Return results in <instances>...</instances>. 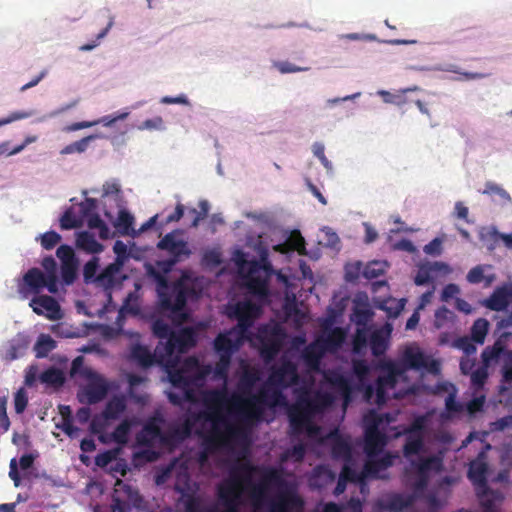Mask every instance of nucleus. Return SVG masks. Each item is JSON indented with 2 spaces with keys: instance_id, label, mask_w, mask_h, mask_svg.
Wrapping results in <instances>:
<instances>
[{
  "instance_id": "1",
  "label": "nucleus",
  "mask_w": 512,
  "mask_h": 512,
  "mask_svg": "<svg viewBox=\"0 0 512 512\" xmlns=\"http://www.w3.org/2000/svg\"><path fill=\"white\" fill-rule=\"evenodd\" d=\"M202 402L207 410L198 413L194 420L211 423V431L204 437V445L209 451L246 439L250 429L263 421L267 407L287 405L283 391L266 386L257 394L232 393L230 396L226 386L205 390Z\"/></svg>"
},
{
  "instance_id": "2",
  "label": "nucleus",
  "mask_w": 512,
  "mask_h": 512,
  "mask_svg": "<svg viewBox=\"0 0 512 512\" xmlns=\"http://www.w3.org/2000/svg\"><path fill=\"white\" fill-rule=\"evenodd\" d=\"M279 482H281V473L275 468H260L249 460L235 462L229 468L228 477L216 488L218 501L224 508L222 512H239L246 493L253 507L257 510L262 509L267 484Z\"/></svg>"
},
{
  "instance_id": "3",
  "label": "nucleus",
  "mask_w": 512,
  "mask_h": 512,
  "mask_svg": "<svg viewBox=\"0 0 512 512\" xmlns=\"http://www.w3.org/2000/svg\"><path fill=\"white\" fill-rule=\"evenodd\" d=\"M151 274L157 283V294L159 306L163 313H166L174 323L181 324L187 319L184 311L187 302L189 289L183 279L169 284L167 277L155 270H151Z\"/></svg>"
},
{
  "instance_id": "4",
  "label": "nucleus",
  "mask_w": 512,
  "mask_h": 512,
  "mask_svg": "<svg viewBox=\"0 0 512 512\" xmlns=\"http://www.w3.org/2000/svg\"><path fill=\"white\" fill-rule=\"evenodd\" d=\"M199 366V360L195 356L187 357L180 365L167 366L168 378L173 387L180 392L168 393L170 403L181 406L185 402L195 403L196 390L193 388V374Z\"/></svg>"
},
{
  "instance_id": "5",
  "label": "nucleus",
  "mask_w": 512,
  "mask_h": 512,
  "mask_svg": "<svg viewBox=\"0 0 512 512\" xmlns=\"http://www.w3.org/2000/svg\"><path fill=\"white\" fill-rule=\"evenodd\" d=\"M236 263L245 279L248 292L260 299L267 298L269 296L268 283L273 273L270 262L264 257L261 261H247L244 254L239 253Z\"/></svg>"
},
{
  "instance_id": "6",
  "label": "nucleus",
  "mask_w": 512,
  "mask_h": 512,
  "mask_svg": "<svg viewBox=\"0 0 512 512\" xmlns=\"http://www.w3.org/2000/svg\"><path fill=\"white\" fill-rule=\"evenodd\" d=\"M305 502L297 489L281 477L279 483H268L264 507L271 512H301Z\"/></svg>"
},
{
  "instance_id": "7",
  "label": "nucleus",
  "mask_w": 512,
  "mask_h": 512,
  "mask_svg": "<svg viewBox=\"0 0 512 512\" xmlns=\"http://www.w3.org/2000/svg\"><path fill=\"white\" fill-rule=\"evenodd\" d=\"M488 464L485 461V455L481 452L478 457L469 464L468 479L475 487L476 494L479 498L483 512H485L484 501L491 502V506L495 508L500 506L504 500L503 494L498 490H491L487 484Z\"/></svg>"
},
{
  "instance_id": "8",
  "label": "nucleus",
  "mask_w": 512,
  "mask_h": 512,
  "mask_svg": "<svg viewBox=\"0 0 512 512\" xmlns=\"http://www.w3.org/2000/svg\"><path fill=\"white\" fill-rule=\"evenodd\" d=\"M364 420L366 422L364 431V452L367 457L378 456L388 443L387 435L379 429L383 418L381 415L371 412Z\"/></svg>"
},
{
  "instance_id": "9",
  "label": "nucleus",
  "mask_w": 512,
  "mask_h": 512,
  "mask_svg": "<svg viewBox=\"0 0 512 512\" xmlns=\"http://www.w3.org/2000/svg\"><path fill=\"white\" fill-rule=\"evenodd\" d=\"M227 315L229 318L237 320L232 332L246 336L255 320L261 315V307L250 300L238 301L234 305L228 306Z\"/></svg>"
},
{
  "instance_id": "10",
  "label": "nucleus",
  "mask_w": 512,
  "mask_h": 512,
  "mask_svg": "<svg viewBox=\"0 0 512 512\" xmlns=\"http://www.w3.org/2000/svg\"><path fill=\"white\" fill-rule=\"evenodd\" d=\"M300 377L297 365L291 360L283 357L278 366L271 368V373L265 385L270 389H283L299 384Z\"/></svg>"
},
{
  "instance_id": "11",
  "label": "nucleus",
  "mask_w": 512,
  "mask_h": 512,
  "mask_svg": "<svg viewBox=\"0 0 512 512\" xmlns=\"http://www.w3.org/2000/svg\"><path fill=\"white\" fill-rule=\"evenodd\" d=\"M85 380L88 383L78 393L81 403L96 404L101 402L108 395L110 383L96 371H85Z\"/></svg>"
},
{
  "instance_id": "12",
  "label": "nucleus",
  "mask_w": 512,
  "mask_h": 512,
  "mask_svg": "<svg viewBox=\"0 0 512 512\" xmlns=\"http://www.w3.org/2000/svg\"><path fill=\"white\" fill-rule=\"evenodd\" d=\"M299 403L300 398L297 395L296 402L287 409L291 435H301L304 431L309 435L316 434L319 428L311 422V417L314 415L305 408L304 404Z\"/></svg>"
},
{
  "instance_id": "13",
  "label": "nucleus",
  "mask_w": 512,
  "mask_h": 512,
  "mask_svg": "<svg viewBox=\"0 0 512 512\" xmlns=\"http://www.w3.org/2000/svg\"><path fill=\"white\" fill-rule=\"evenodd\" d=\"M285 338L286 332L279 325L273 326L261 335L260 355L266 363L272 361L278 355Z\"/></svg>"
},
{
  "instance_id": "14",
  "label": "nucleus",
  "mask_w": 512,
  "mask_h": 512,
  "mask_svg": "<svg viewBox=\"0 0 512 512\" xmlns=\"http://www.w3.org/2000/svg\"><path fill=\"white\" fill-rule=\"evenodd\" d=\"M295 392L300 398L299 404H304L305 408L310 410L313 415L322 413L334 402V397L331 393L322 391L311 392L306 386L296 389Z\"/></svg>"
},
{
  "instance_id": "15",
  "label": "nucleus",
  "mask_w": 512,
  "mask_h": 512,
  "mask_svg": "<svg viewBox=\"0 0 512 512\" xmlns=\"http://www.w3.org/2000/svg\"><path fill=\"white\" fill-rule=\"evenodd\" d=\"M160 250L167 251L172 258L166 262L165 271H169L170 268L177 262L181 261L183 257H189L191 254L188 248L187 242L183 239H176L175 233H167L157 244Z\"/></svg>"
},
{
  "instance_id": "16",
  "label": "nucleus",
  "mask_w": 512,
  "mask_h": 512,
  "mask_svg": "<svg viewBox=\"0 0 512 512\" xmlns=\"http://www.w3.org/2000/svg\"><path fill=\"white\" fill-rule=\"evenodd\" d=\"M196 333L192 328H184L179 332H173L164 345L167 356L175 352L185 353L196 345Z\"/></svg>"
},
{
  "instance_id": "17",
  "label": "nucleus",
  "mask_w": 512,
  "mask_h": 512,
  "mask_svg": "<svg viewBox=\"0 0 512 512\" xmlns=\"http://www.w3.org/2000/svg\"><path fill=\"white\" fill-rule=\"evenodd\" d=\"M396 458L397 455L391 452H386L379 458L378 456L367 457L363 466V476L372 479H385L386 476L381 474V472L391 467Z\"/></svg>"
},
{
  "instance_id": "18",
  "label": "nucleus",
  "mask_w": 512,
  "mask_h": 512,
  "mask_svg": "<svg viewBox=\"0 0 512 512\" xmlns=\"http://www.w3.org/2000/svg\"><path fill=\"white\" fill-rule=\"evenodd\" d=\"M246 336L232 332V329L226 333H220L214 340V349L219 356L232 357L233 353L239 349Z\"/></svg>"
},
{
  "instance_id": "19",
  "label": "nucleus",
  "mask_w": 512,
  "mask_h": 512,
  "mask_svg": "<svg viewBox=\"0 0 512 512\" xmlns=\"http://www.w3.org/2000/svg\"><path fill=\"white\" fill-rule=\"evenodd\" d=\"M45 288V274L39 268L29 269L18 284V291L27 297L30 294H38Z\"/></svg>"
},
{
  "instance_id": "20",
  "label": "nucleus",
  "mask_w": 512,
  "mask_h": 512,
  "mask_svg": "<svg viewBox=\"0 0 512 512\" xmlns=\"http://www.w3.org/2000/svg\"><path fill=\"white\" fill-rule=\"evenodd\" d=\"M416 501V495L391 493L378 502V507L389 512H401L411 507Z\"/></svg>"
},
{
  "instance_id": "21",
  "label": "nucleus",
  "mask_w": 512,
  "mask_h": 512,
  "mask_svg": "<svg viewBox=\"0 0 512 512\" xmlns=\"http://www.w3.org/2000/svg\"><path fill=\"white\" fill-rule=\"evenodd\" d=\"M30 306L33 308V311L38 315H43V310H45L47 312L46 316L49 319L57 320L61 318L60 305L51 296H36L31 300Z\"/></svg>"
},
{
  "instance_id": "22",
  "label": "nucleus",
  "mask_w": 512,
  "mask_h": 512,
  "mask_svg": "<svg viewBox=\"0 0 512 512\" xmlns=\"http://www.w3.org/2000/svg\"><path fill=\"white\" fill-rule=\"evenodd\" d=\"M125 276L122 275V268L119 263L109 264L95 279L98 286L109 290L121 285Z\"/></svg>"
},
{
  "instance_id": "23",
  "label": "nucleus",
  "mask_w": 512,
  "mask_h": 512,
  "mask_svg": "<svg viewBox=\"0 0 512 512\" xmlns=\"http://www.w3.org/2000/svg\"><path fill=\"white\" fill-rule=\"evenodd\" d=\"M379 367L383 373L379 375L376 382L388 389H394L398 377L404 373V368L392 361H383Z\"/></svg>"
},
{
  "instance_id": "24",
  "label": "nucleus",
  "mask_w": 512,
  "mask_h": 512,
  "mask_svg": "<svg viewBox=\"0 0 512 512\" xmlns=\"http://www.w3.org/2000/svg\"><path fill=\"white\" fill-rule=\"evenodd\" d=\"M157 439L163 443L168 442L167 436L162 434L159 425L153 421L147 422L136 435V442L140 446L151 447Z\"/></svg>"
},
{
  "instance_id": "25",
  "label": "nucleus",
  "mask_w": 512,
  "mask_h": 512,
  "mask_svg": "<svg viewBox=\"0 0 512 512\" xmlns=\"http://www.w3.org/2000/svg\"><path fill=\"white\" fill-rule=\"evenodd\" d=\"M511 297L512 290L504 285L497 287L484 304L490 310L503 311L508 307Z\"/></svg>"
},
{
  "instance_id": "26",
  "label": "nucleus",
  "mask_w": 512,
  "mask_h": 512,
  "mask_svg": "<svg viewBox=\"0 0 512 512\" xmlns=\"http://www.w3.org/2000/svg\"><path fill=\"white\" fill-rule=\"evenodd\" d=\"M325 380L341 394L345 404L350 401L351 398V385L349 380L339 372L328 371L324 374Z\"/></svg>"
},
{
  "instance_id": "27",
  "label": "nucleus",
  "mask_w": 512,
  "mask_h": 512,
  "mask_svg": "<svg viewBox=\"0 0 512 512\" xmlns=\"http://www.w3.org/2000/svg\"><path fill=\"white\" fill-rule=\"evenodd\" d=\"M336 478L335 473L326 465H317L311 473L309 484L316 489H323Z\"/></svg>"
},
{
  "instance_id": "28",
  "label": "nucleus",
  "mask_w": 512,
  "mask_h": 512,
  "mask_svg": "<svg viewBox=\"0 0 512 512\" xmlns=\"http://www.w3.org/2000/svg\"><path fill=\"white\" fill-rule=\"evenodd\" d=\"M326 352V349L318 339L304 348L302 357L310 369L317 370L319 368L320 361Z\"/></svg>"
},
{
  "instance_id": "29",
  "label": "nucleus",
  "mask_w": 512,
  "mask_h": 512,
  "mask_svg": "<svg viewBox=\"0 0 512 512\" xmlns=\"http://www.w3.org/2000/svg\"><path fill=\"white\" fill-rule=\"evenodd\" d=\"M260 381V372L255 368L245 367L240 375L237 392L239 394L252 393V389L256 383Z\"/></svg>"
},
{
  "instance_id": "30",
  "label": "nucleus",
  "mask_w": 512,
  "mask_h": 512,
  "mask_svg": "<svg viewBox=\"0 0 512 512\" xmlns=\"http://www.w3.org/2000/svg\"><path fill=\"white\" fill-rule=\"evenodd\" d=\"M76 246L78 249L89 254H97L103 251V245L88 231H82L77 234Z\"/></svg>"
},
{
  "instance_id": "31",
  "label": "nucleus",
  "mask_w": 512,
  "mask_h": 512,
  "mask_svg": "<svg viewBox=\"0 0 512 512\" xmlns=\"http://www.w3.org/2000/svg\"><path fill=\"white\" fill-rule=\"evenodd\" d=\"M345 338V331L340 327H336L330 330L325 337L319 340L323 347L326 349V351L335 352L342 346V344L345 341Z\"/></svg>"
},
{
  "instance_id": "32",
  "label": "nucleus",
  "mask_w": 512,
  "mask_h": 512,
  "mask_svg": "<svg viewBox=\"0 0 512 512\" xmlns=\"http://www.w3.org/2000/svg\"><path fill=\"white\" fill-rule=\"evenodd\" d=\"M126 400L123 396H114L107 403L102 411L104 419L116 420L126 410Z\"/></svg>"
},
{
  "instance_id": "33",
  "label": "nucleus",
  "mask_w": 512,
  "mask_h": 512,
  "mask_svg": "<svg viewBox=\"0 0 512 512\" xmlns=\"http://www.w3.org/2000/svg\"><path fill=\"white\" fill-rule=\"evenodd\" d=\"M412 465L416 467V472L418 474H424L430 478L431 472H440L442 470L443 461L440 457L429 456L420 459L417 463L413 462Z\"/></svg>"
},
{
  "instance_id": "34",
  "label": "nucleus",
  "mask_w": 512,
  "mask_h": 512,
  "mask_svg": "<svg viewBox=\"0 0 512 512\" xmlns=\"http://www.w3.org/2000/svg\"><path fill=\"white\" fill-rule=\"evenodd\" d=\"M175 489L181 494V501L183 502L185 512H205L208 510L202 506L201 500L194 492L179 486H176Z\"/></svg>"
},
{
  "instance_id": "35",
  "label": "nucleus",
  "mask_w": 512,
  "mask_h": 512,
  "mask_svg": "<svg viewBox=\"0 0 512 512\" xmlns=\"http://www.w3.org/2000/svg\"><path fill=\"white\" fill-rule=\"evenodd\" d=\"M131 359L137 362L141 367L148 368L155 362V355L150 350L140 344H136L131 349Z\"/></svg>"
},
{
  "instance_id": "36",
  "label": "nucleus",
  "mask_w": 512,
  "mask_h": 512,
  "mask_svg": "<svg viewBox=\"0 0 512 512\" xmlns=\"http://www.w3.org/2000/svg\"><path fill=\"white\" fill-rule=\"evenodd\" d=\"M507 351L505 349V342L502 339H497L492 346H488L482 351V361L488 366L493 361L498 360L501 355L505 356Z\"/></svg>"
},
{
  "instance_id": "37",
  "label": "nucleus",
  "mask_w": 512,
  "mask_h": 512,
  "mask_svg": "<svg viewBox=\"0 0 512 512\" xmlns=\"http://www.w3.org/2000/svg\"><path fill=\"white\" fill-rule=\"evenodd\" d=\"M135 424L136 421L133 418H126L123 421H121V423L112 432L113 440L121 446L126 445L129 440L131 428Z\"/></svg>"
},
{
  "instance_id": "38",
  "label": "nucleus",
  "mask_w": 512,
  "mask_h": 512,
  "mask_svg": "<svg viewBox=\"0 0 512 512\" xmlns=\"http://www.w3.org/2000/svg\"><path fill=\"white\" fill-rule=\"evenodd\" d=\"M405 444L403 446V454L406 458L419 454L424 448L425 435H409L404 434Z\"/></svg>"
},
{
  "instance_id": "39",
  "label": "nucleus",
  "mask_w": 512,
  "mask_h": 512,
  "mask_svg": "<svg viewBox=\"0 0 512 512\" xmlns=\"http://www.w3.org/2000/svg\"><path fill=\"white\" fill-rule=\"evenodd\" d=\"M56 346V341L49 334H40L34 346L36 357H47L48 354L56 348Z\"/></svg>"
},
{
  "instance_id": "40",
  "label": "nucleus",
  "mask_w": 512,
  "mask_h": 512,
  "mask_svg": "<svg viewBox=\"0 0 512 512\" xmlns=\"http://www.w3.org/2000/svg\"><path fill=\"white\" fill-rule=\"evenodd\" d=\"M133 223L134 217L127 210L121 209L113 225L120 234L130 235L133 232Z\"/></svg>"
},
{
  "instance_id": "41",
  "label": "nucleus",
  "mask_w": 512,
  "mask_h": 512,
  "mask_svg": "<svg viewBox=\"0 0 512 512\" xmlns=\"http://www.w3.org/2000/svg\"><path fill=\"white\" fill-rule=\"evenodd\" d=\"M42 383L53 386L55 388L61 387L65 382V377L60 369L50 367L43 371L39 377Z\"/></svg>"
},
{
  "instance_id": "42",
  "label": "nucleus",
  "mask_w": 512,
  "mask_h": 512,
  "mask_svg": "<svg viewBox=\"0 0 512 512\" xmlns=\"http://www.w3.org/2000/svg\"><path fill=\"white\" fill-rule=\"evenodd\" d=\"M481 193L490 197H498L503 203H510L512 201L510 194L501 185L492 181L485 183Z\"/></svg>"
},
{
  "instance_id": "43",
  "label": "nucleus",
  "mask_w": 512,
  "mask_h": 512,
  "mask_svg": "<svg viewBox=\"0 0 512 512\" xmlns=\"http://www.w3.org/2000/svg\"><path fill=\"white\" fill-rule=\"evenodd\" d=\"M369 344L372 354L376 357L383 355L388 348L387 338L381 331H374L371 334Z\"/></svg>"
},
{
  "instance_id": "44",
  "label": "nucleus",
  "mask_w": 512,
  "mask_h": 512,
  "mask_svg": "<svg viewBox=\"0 0 512 512\" xmlns=\"http://www.w3.org/2000/svg\"><path fill=\"white\" fill-rule=\"evenodd\" d=\"M305 454L306 445L303 442H299L282 453L281 461L293 460L296 463H301L304 460Z\"/></svg>"
},
{
  "instance_id": "45",
  "label": "nucleus",
  "mask_w": 512,
  "mask_h": 512,
  "mask_svg": "<svg viewBox=\"0 0 512 512\" xmlns=\"http://www.w3.org/2000/svg\"><path fill=\"white\" fill-rule=\"evenodd\" d=\"M387 390L388 388L383 387L382 385L375 383V388L372 385H368L365 390V398L370 401L372 397L375 395L374 402L377 405H383L386 403L388 396H387Z\"/></svg>"
},
{
  "instance_id": "46",
  "label": "nucleus",
  "mask_w": 512,
  "mask_h": 512,
  "mask_svg": "<svg viewBox=\"0 0 512 512\" xmlns=\"http://www.w3.org/2000/svg\"><path fill=\"white\" fill-rule=\"evenodd\" d=\"M331 454L335 459H349L351 457V446L343 438H336L331 447Z\"/></svg>"
},
{
  "instance_id": "47",
  "label": "nucleus",
  "mask_w": 512,
  "mask_h": 512,
  "mask_svg": "<svg viewBox=\"0 0 512 512\" xmlns=\"http://www.w3.org/2000/svg\"><path fill=\"white\" fill-rule=\"evenodd\" d=\"M489 323L484 318L477 319L471 328V338L475 343L483 344L488 332Z\"/></svg>"
},
{
  "instance_id": "48",
  "label": "nucleus",
  "mask_w": 512,
  "mask_h": 512,
  "mask_svg": "<svg viewBox=\"0 0 512 512\" xmlns=\"http://www.w3.org/2000/svg\"><path fill=\"white\" fill-rule=\"evenodd\" d=\"M405 360L410 368L422 369L428 367V358L421 351L407 350Z\"/></svg>"
},
{
  "instance_id": "49",
  "label": "nucleus",
  "mask_w": 512,
  "mask_h": 512,
  "mask_svg": "<svg viewBox=\"0 0 512 512\" xmlns=\"http://www.w3.org/2000/svg\"><path fill=\"white\" fill-rule=\"evenodd\" d=\"M84 218L87 219V225L90 229H98L101 239L109 238L110 230L97 213L87 215Z\"/></svg>"
},
{
  "instance_id": "50",
  "label": "nucleus",
  "mask_w": 512,
  "mask_h": 512,
  "mask_svg": "<svg viewBox=\"0 0 512 512\" xmlns=\"http://www.w3.org/2000/svg\"><path fill=\"white\" fill-rule=\"evenodd\" d=\"M96 137V135H89L78 141L68 144L61 150V154L67 155L73 153H83L88 148L90 142L94 140Z\"/></svg>"
},
{
  "instance_id": "51",
  "label": "nucleus",
  "mask_w": 512,
  "mask_h": 512,
  "mask_svg": "<svg viewBox=\"0 0 512 512\" xmlns=\"http://www.w3.org/2000/svg\"><path fill=\"white\" fill-rule=\"evenodd\" d=\"M386 267V262L372 261L364 267L362 274L366 279L372 280L383 275Z\"/></svg>"
},
{
  "instance_id": "52",
  "label": "nucleus",
  "mask_w": 512,
  "mask_h": 512,
  "mask_svg": "<svg viewBox=\"0 0 512 512\" xmlns=\"http://www.w3.org/2000/svg\"><path fill=\"white\" fill-rule=\"evenodd\" d=\"M82 225V220L77 218L72 210L68 208L60 218V228L62 230H70L78 228Z\"/></svg>"
},
{
  "instance_id": "53",
  "label": "nucleus",
  "mask_w": 512,
  "mask_h": 512,
  "mask_svg": "<svg viewBox=\"0 0 512 512\" xmlns=\"http://www.w3.org/2000/svg\"><path fill=\"white\" fill-rule=\"evenodd\" d=\"M199 208V211L196 208L188 210V215L192 217L191 227H197L199 222L207 217L210 208L208 201L201 200L199 202Z\"/></svg>"
},
{
  "instance_id": "54",
  "label": "nucleus",
  "mask_w": 512,
  "mask_h": 512,
  "mask_svg": "<svg viewBox=\"0 0 512 512\" xmlns=\"http://www.w3.org/2000/svg\"><path fill=\"white\" fill-rule=\"evenodd\" d=\"M426 422L427 419L425 416H418L409 426L403 429L401 434L425 435Z\"/></svg>"
},
{
  "instance_id": "55",
  "label": "nucleus",
  "mask_w": 512,
  "mask_h": 512,
  "mask_svg": "<svg viewBox=\"0 0 512 512\" xmlns=\"http://www.w3.org/2000/svg\"><path fill=\"white\" fill-rule=\"evenodd\" d=\"M485 364L471 373V384L475 390H480L484 387L488 378V370Z\"/></svg>"
},
{
  "instance_id": "56",
  "label": "nucleus",
  "mask_w": 512,
  "mask_h": 512,
  "mask_svg": "<svg viewBox=\"0 0 512 512\" xmlns=\"http://www.w3.org/2000/svg\"><path fill=\"white\" fill-rule=\"evenodd\" d=\"M78 262L76 263H65L61 265V278L65 285H71L74 283L77 277Z\"/></svg>"
},
{
  "instance_id": "57",
  "label": "nucleus",
  "mask_w": 512,
  "mask_h": 512,
  "mask_svg": "<svg viewBox=\"0 0 512 512\" xmlns=\"http://www.w3.org/2000/svg\"><path fill=\"white\" fill-rule=\"evenodd\" d=\"M231 358L232 357H227V356H222V355L219 356V360L215 364V367L213 370L215 378L222 379L224 381L227 380L228 371H229V367H230V363H231Z\"/></svg>"
},
{
  "instance_id": "58",
  "label": "nucleus",
  "mask_w": 512,
  "mask_h": 512,
  "mask_svg": "<svg viewBox=\"0 0 512 512\" xmlns=\"http://www.w3.org/2000/svg\"><path fill=\"white\" fill-rule=\"evenodd\" d=\"M62 409L66 410L67 417L64 418L61 424L57 425V428L61 429L70 438H74L79 432V428L72 424L71 410L69 406H63Z\"/></svg>"
},
{
  "instance_id": "59",
  "label": "nucleus",
  "mask_w": 512,
  "mask_h": 512,
  "mask_svg": "<svg viewBox=\"0 0 512 512\" xmlns=\"http://www.w3.org/2000/svg\"><path fill=\"white\" fill-rule=\"evenodd\" d=\"M40 244L43 249L51 250L56 247L61 241V235L51 230L40 235Z\"/></svg>"
},
{
  "instance_id": "60",
  "label": "nucleus",
  "mask_w": 512,
  "mask_h": 512,
  "mask_svg": "<svg viewBox=\"0 0 512 512\" xmlns=\"http://www.w3.org/2000/svg\"><path fill=\"white\" fill-rule=\"evenodd\" d=\"M152 331L156 337L160 339H166V341L168 340V337H170V335L173 333L170 325L162 319H156L152 323Z\"/></svg>"
},
{
  "instance_id": "61",
  "label": "nucleus",
  "mask_w": 512,
  "mask_h": 512,
  "mask_svg": "<svg viewBox=\"0 0 512 512\" xmlns=\"http://www.w3.org/2000/svg\"><path fill=\"white\" fill-rule=\"evenodd\" d=\"M367 331L362 329H357L355 335L352 339V349L355 354H360L367 346Z\"/></svg>"
},
{
  "instance_id": "62",
  "label": "nucleus",
  "mask_w": 512,
  "mask_h": 512,
  "mask_svg": "<svg viewBox=\"0 0 512 512\" xmlns=\"http://www.w3.org/2000/svg\"><path fill=\"white\" fill-rule=\"evenodd\" d=\"M454 313L446 306H441L435 312L434 326L438 329L445 326L448 321H452Z\"/></svg>"
},
{
  "instance_id": "63",
  "label": "nucleus",
  "mask_w": 512,
  "mask_h": 512,
  "mask_svg": "<svg viewBox=\"0 0 512 512\" xmlns=\"http://www.w3.org/2000/svg\"><path fill=\"white\" fill-rule=\"evenodd\" d=\"M273 66L281 73H296V72H304L310 69L309 66H297L289 61H276L273 63Z\"/></svg>"
},
{
  "instance_id": "64",
  "label": "nucleus",
  "mask_w": 512,
  "mask_h": 512,
  "mask_svg": "<svg viewBox=\"0 0 512 512\" xmlns=\"http://www.w3.org/2000/svg\"><path fill=\"white\" fill-rule=\"evenodd\" d=\"M454 346L462 350L466 355H472L476 352L475 342L468 336L457 338L454 341Z\"/></svg>"
}]
</instances>
